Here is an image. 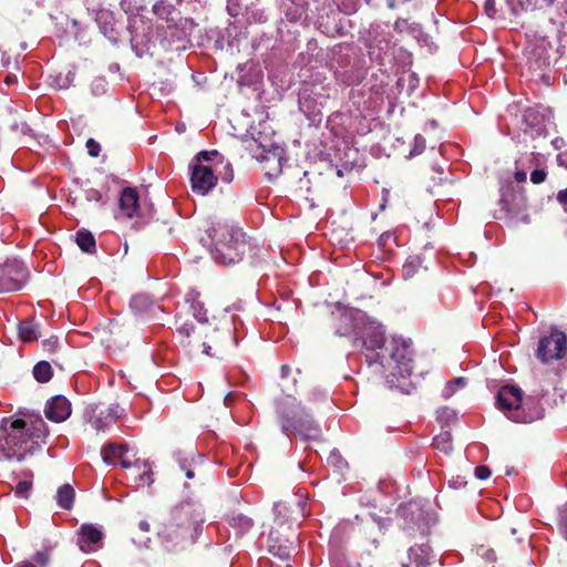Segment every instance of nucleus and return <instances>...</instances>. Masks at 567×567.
Returning <instances> with one entry per match:
<instances>
[{"label": "nucleus", "mask_w": 567, "mask_h": 567, "mask_svg": "<svg viewBox=\"0 0 567 567\" xmlns=\"http://www.w3.org/2000/svg\"><path fill=\"white\" fill-rule=\"evenodd\" d=\"M70 401L63 395L53 396L45 404L44 414L52 422L60 423L71 415Z\"/></svg>", "instance_id": "dca6fc26"}, {"label": "nucleus", "mask_w": 567, "mask_h": 567, "mask_svg": "<svg viewBox=\"0 0 567 567\" xmlns=\"http://www.w3.org/2000/svg\"><path fill=\"white\" fill-rule=\"evenodd\" d=\"M150 305L147 296L137 295L131 299L130 307L135 311H142Z\"/></svg>", "instance_id": "e433bc0d"}, {"label": "nucleus", "mask_w": 567, "mask_h": 567, "mask_svg": "<svg viewBox=\"0 0 567 567\" xmlns=\"http://www.w3.org/2000/svg\"><path fill=\"white\" fill-rule=\"evenodd\" d=\"M120 214L133 218L138 215L140 197L135 188L126 187L122 190L120 196Z\"/></svg>", "instance_id": "f3484780"}, {"label": "nucleus", "mask_w": 567, "mask_h": 567, "mask_svg": "<svg viewBox=\"0 0 567 567\" xmlns=\"http://www.w3.org/2000/svg\"><path fill=\"white\" fill-rule=\"evenodd\" d=\"M52 375V367L47 361H40L33 368V377L38 382L45 383L51 380Z\"/></svg>", "instance_id": "cd10ccee"}, {"label": "nucleus", "mask_w": 567, "mask_h": 567, "mask_svg": "<svg viewBox=\"0 0 567 567\" xmlns=\"http://www.w3.org/2000/svg\"><path fill=\"white\" fill-rule=\"evenodd\" d=\"M520 162H526L529 166L535 168L530 173V181L534 184H540L546 179L547 172L545 169L546 158L540 153H530L526 158H522ZM519 161L517 162V164Z\"/></svg>", "instance_id": "a211bd4d"}, {"label": "nucleus", "mask_w": 567, "mask_h": 567, "mask_svg": "<svg viewBox=\"0 0 567 567\" xmlns=\"http://www.w3.org/2000/svg\"><path fill=\"white\" fill-rule=\"evenodd\" d=\"M19 336L23 342H31L39 338L37 326L31 321H22L19 324Z\"/></svg>", "instance_id": "c756f323"}, {"label": "nucleus", "mask_w": 567, "mask_h": 567, "mask_svg": "<svg viewBox=\"0 0 567 567\" xmlns=\"http://www.w3.org/2000/svg\"><path fill=\"white\" fill-rule=\"evenodd\" d=\"M432 445L435 450H439L445 454L452 452V435L450 432L445 431L440 433L433 439Z\"/></svg>", "instance_id": "7c9ffc66"}, {"label": "nucleus", "mask_w": 567, "mask_h": 567, "mask_svg": "<svg viewBox=\"0 0 567 567\" xmlns=\"http://www.w3.org/2000/svg\"><path fill=\"white\" fill-rule=\"evenodd\" d=\"M425 145H426L425 138L420 134L415 135L414 141H413V147L410 152V155L411 156L420 155L425 150Z\"/></svg>", "instance_id": "58836bf2"}, {"label": "nucleus", "mask_w": 567, "mask_h": 567, "mask_svg": "<svg viewBox=\"0 0 567 567\" xmlns=\"http://www.w3.org/2000/svg\"><path fill=\"white\" fill-rule=\"evenodd\" d=\"M492 472L491 470L485 465H480L475 468V476L478 480H486L491 476Z\"/></svg>", "instance_id": "a18cd8bd"}, {"label": "nucleus", "mask_w": 567, "mask_h": 567, "mask_svg": "<svg viewBox=\"0 0 567 567\" xmlns=\"http://www.w3.org/2000/svg\"><path fill=\"white\" fill-rule=\"evenodd\" d=\"M526 178H527V173L524 169H517L515 172V181L517 183H523L526 181Z\"/></svg>", "instance_id": "8fccbe9b"}, {"label": "nucleus", "mask_w": 567, "mask_h": 567, "mask_svg": "<svg viewBox=\"0 0 567 567\" xmlns=\"http://www.w3.org/2000/svg\"><path fill=\"white\" fill-rule=\"evenodd\" d=\"M75 241L83 251L89 254L95 252V238L89 230L81 229L76 231Z\"/></svg>", "instance_id": "bb28decb"}, {"label": "nucleus", "mask_w": 567, "mask_h": 567, "mask_svg": "<svg viewBox=\"0 0 567 567\" xmlns=\"http://www.w3.org/2000/svg\"><path fill=\"white\" fill-rule=\"evenodd\" d=\"M0 440V453L6 460L22 461L28 454H33L45 443L49 434L48 425L42 417H33L29 421L17 419L10 422L2 421Z\"/></svg>", "instance_id": "7ed1b4c3"}, {"label": "nucleus", "mask_w": 567, "mask_h": 567, "mask_svg": "<svg viewBox=\"0 0 567 567\" xmlns=\"http://www.w3.org/2000/svg\"><path fill=\"white\" fill-rule=\"evenodd\" d=\"M118 405L100 406L90 405L85 409L84 416L87 423L97 432L106 431L121 416Z\"/></svg>", "instance_id": "ddd939ff"}, {"label": "nucleus", "mask_w": 567, "mask_h": 567, "mask_svg": "<svg viewBox=\"0 0 567 567\" xmlns=\"http://www.w3.org/2000/svg\"><path fill=\"white\" fill-rule=\"evenodd\" d=\"M557 200L559 202V204L563 205V207L567 212V188L558 192Z\"/></svg>", "instance_id": "49530a36"}, {"label": "nucleus", "mask_w": 567, "mask_h": 567, "mask_svg": "<svg viewBox=\"0 0 567 567\" xmlns=\"http://www.w3.org/2000/svg\"><path fill=\"white\" fill-rule=\"evenodd\" d=\"M135 22H136L135 20H130L128 25H127V30L131 33V40L130 41H131V45H132L133 51H135L137 56H142L143 50H141L138 48V45H140V38H138L137 34H134V31H133Z\"/></svg>", "instance_id": "4c0bfd02"}, {"label": "nucleus", "mask_w": 567, "mask_h": 567, "mask_svg": "<svg viewBox=\"0 0 567 567\" xmlns=\"http://www.w3.org/2000/svg\"><path fill=\"white\" fill-rule=\"evenodd\" d=\"M410 563L415 567H427L430 565V548L426 545L414 546L409 550Z\"/></svg>", "instance_id": "412c9836"}, {"label": "nucleus", "mask_w": 567, "mask_h": 567, "mask_svg": "<svg viewBox=\"0 0 567 567\" xmlns=\"http://www.w3.org/2000/svg\"><path fill=\"white\" fill-rule=\"evenodd\" d=\"M254 145L260 147L262 150V152L260 154H254V157L260 162L262 161H269L270 156L272 155L274 157L277 156L276 152L278 151V148L274 147V144L272 143H269V144H264L261 141H260V136L259 137H252V141L248 142V148L250 151H252V147Z\"/></svg>", "instance_id": "393cba45"}, {"label": "nucleus", "mask_w": 567, "mask_h": 567, "mask_svg": "<svg viewBox=\"0 0 567 567\" xmlns=\"http://www.w3.org/2000/svg\"><path fill=\"white\" fill-rule=\"evenodd\" d=\"M186 302L190 305L194 318L199 322H207L206 309L204 303L199 300V293L190 290L185 296Z\"/></svg>", "instance_id": "aec40b11"}, {"label": "nucleus", "mask_w": 567, "mask_h": 567, "mask_svg": "<svg viewBox=\"0 0 567 567\" xmlns=\"http://www.w3.org/2000/svg\"><path fill=\"white\" fill-rule=\"evenodd\" d=\"M247 23H265L268 20L266 10L260 6V0H255L254 4H250L249 9L243 16Z\"/></svg>", "instance_id": "b1692460"}, {"label": "nucleus", "mask_w": 567, "mask_h": 567, "mask_svg": "<svg viewBox=\"0 0 567 567\" xmlns=\"http://www.w3.org/2000/svg\"><path fill=\"white\" fill-rule=\"evenodd\" d=\"M289 372H290V368L288 365H282L281 367V377L282 378H287Z\"/></svg>", "instance_id": "5fc2aeb1"}, {"label": "nucleus", "mask_w": 567, "mask_h": 567, "mask_svg": "<svg viewBox=\"0 0 567 567\" xmlns=\"http://www.w3.org/2000/svg\"><path fill=\"white\" fill-rule=\"evenodd\" d=\"M96 22L103 34L113 43H117L118 33L114 27V17L107 10H101L96 16Z\"/></svg>", "instance_id": "6ab92c4d"}, {"label": "nucleus", "mask_w": 567, "mask_h": 567, "mask_svg": "<svg viewBox=\"0 0 567 567\" xmlns=\"http://www.w3.org/2000/svg\"><path fill=\"white\" fill-rule=\"evenodd\" d=\"M560 535L565 538V540H567V530Z\"/></svg>", "instance_id": "13d9d810"}, {"label": "nucleus", "mask_w": 567, "mask_h": 567, "mask_svg": "<svg viewBox=\"0 0 567 567\" xmlns=\"http://www.w3.org/2000/svg\"><path fill=\"white\" fill-rule=\"evenodd\" d=\"M269 551L274 555L279 557L280 559H288L291 556L292 548L288 544L284 545H276L272 543V539H270L269 544Z\"/></svg>", "instance_id": "72a5a7b5"}, {"label": "nucleus", "mask_w": 567, "mask_h": 567, "mask_svg": "<svg viewBox=\"0 0 567 567\" xmlns=\"http://www.w3.org/2000/svg\"><path fill=\"white\" fill-rule=\"evenodd\" d=\"M378 321L370 319L364 312L343 311L338 316L336 334L342 337H354L353 344H362L364 337H368Z\"/></svg>", "instance_id": "9d476101"}, {"label": "nucleus", "mask_w": 567, "mask_h": 567, "mask_svg": "<svg viewBox=\"0 0 567 567\" xmlns=\"http://www.w3.org/2000/svg\"><path fill=\"white\" fill-rule=\"evenodd\" d=\"M369 34V54L371 59H381L391 49V34L379 24L372 25Z\"/></svg>", "instance_id": "4468645a"}, {"label": "nucleus", "mask_w": 567, "mask_h": 567, "mask_svg": "<svg viewBox=\"0 0 567 567\" xmlns=\"http://www.w3.org/2000/svg\"><path fill=\"white\" fill-rule=\"evenodd\" d=\"M229 525L238 535H244L252 528L254 520L244 514H235L229 518Z\"/></svg>", "instance_id": "a878e982"}, {"label": "nucleus", "mask_w": 567, "mask_h": 567, "mask_svg": "<svg viewBox=\"0 0 567 567\" xmlns=\"http://www.w3.org/2000/svg\"><path fill=\"white\" fill-rule=\"evenodd\" d=\"M190 183L192 189L198 195H207L220 178L225 183H230L234 178V172L229 162H224L223 156L217 151L199 152L190 163Z\"/></svg>", "instance_id": "20e7f679"}, {"label": "nucleus", "mask_w": 567, "mask_h": 567, "mask_svg": "<svg viewBox=\"0 0 567 567\" xmlns=\"http://www.w3.org/2000/svg\"><path fill=\"white\" fill-rule=\"evenodd\" d=\"M31 482L29 481H20L16 486V494L21 497H27L31 489Z\"/></svg>", "instance_id": "a19ab883"}, {"label": "nucleus", "mask_w": 567, "mask_h": 567, "mask_svg": "<svg viewBox=\"0 0 567 567\" xmlns=\"http://www.w3.org/2000/svg\"><path fill=\"white\" fill-rule=\"evenodd\" d=\"M25 276L27 270L23 264L17 259L8 260L0 265V292L20 290Z\"/></svg>", "instance_id": "f8f14e48"}, {"label": "nucleus", "mask_w": 567, "mask_h": 567, "mask_svg": "<svg viewBox=\"0 0 567 567\" xmlns=\"http://www.w3.org/2000/svg\"><path fill=\"white\" fill-rule=\"evenodd\" d=\"M86 150L90 156L97 157L101 152L100 144L94 138H89L86 141Z\"/></svg>", "instance_id": "79ce46f5"}, {"label": "nucleus", "mask_w": 567, "mask_h": 567, "mask_svg": "<svg viewBox=\"0 0 567 567\" xmlns=\"http://www.w3.org/2000/svg\"><path fill=\"white\" fill-rule=\"evenodd\" d=\"M75 492L74 488L70 484H64L59 487L55 499L58 505L62 509H71L74 503Z\"/></svg>", "instance_id": "5701e85b"}, {"label": "nucleus", "mask_w": 567, "mask_h": 567, "mask_svg": "<svg viewBox=\"0 0 567 567\" xmlns=\"http://www.w3.org/2000/svg\"><path fill=\"white\" fill-rule=\"evenodd\" d=\"M522 4H524V0H519Z\"/></svg>", "instance_id": "052dcab7"}, {"label": "nucleus", "mask_w": 567, "mask_h": 567, "mask_svg": "<svg viewBox=\"0 0 567 567\" xmlns=\"http://www.w3.org/2000/svg\"><path fill=\"white\" fill-rule=\"evenodd\" d=\"M361 344L369 367H377V372L390 371L393 375L411 374V351L401 338L385 339L383 326L378 322Z\"/></svg>", "instance_id": "f03ea898"}, {"label": "nucleus", "mask_w": 567, "mask_h": 567, "mask_svg": "<svg viewBox=\"0 0 567 567\" xmlns=\"http://www.w3.org/2000/svg\"><path fill=\"white\" fill-rule=\"evenodd\" d=\"M209 237L213 245L212 257L221 265L239 262L249 247L245 233L234 225L217 224L212 228Z\"/></svg>", "instance_id": "39448f33"}, {"label": "nucleus", "mask_w": 567, "mask_h": 567, "mask_svg": "<svg viewBox=\"0 0 567 567\" xmlns=\"http://www.w3.org/2000/svg\"><path fill=\"white\" fill-rule=\"evenodd\" d=\"M496 404L509 420L518 423H530L544 415V409L537 401H523V392L516 385L502 386L497 392Z\"/></svg>", "instance_id": "0eeeda50"}, {"label": "nucleus", "mask_w": 567, "mask_h": 567, "mask_svg": "<svg viewBox=\"0 0 567 567\" xmlns=\"http://www.w3.org/2000/svg\"><path fill=\"white\" fill-rule=\"evenodd\" d=\"M177 332L185 338V340L182 341L183 346L192 348L193 344L189 338L195 332L194 324L190 322H185L177 328Z\"/></svg>", "instance_id": "f704fd0d"}, {"label": "nucleus", "mask_w": 567, "mask_h": 567, "mask_svg": "<svg viewBox=\"0 0 567 567\" xmlns=\"http://www.w3.org/2000/svg\"><path fill=\"white\" fill-rule=\"evenodd\" d=\"M526 2H527L526 9H528L529 7H535L537 4V1L530 2L529 0H526Z\"/></svg>", "instance_id": "4d7b16f0"}, {"label": "nucleus", "mask_w": 567, "mask_h": 567, "mask_svg": "<svg viewBox=\"0 0 567 567\" xmlns=\"http://www.w3.org/2000/svg\"><path fill=\"white\" fill-rule=\"evenodd\" d=\"M287 512H288V507L286 506L285 503H282V502L275 503L274 513H275L277 519H281V523L286 518Z\"/></svg>", "instance_id": "37998d69"}, {"label": "nucleus", "mask_w": 567, "mask_h": 567, "mask_svg": "<svg viewBox=\"0 0 567 567\" xmlns=\"http://www.w3.org/2000/svg\"><path fill=\"white\" fill-rule=\"evenodd\" d=\"M565 8H566V11H567V0H566V3H565Z\"/></svg>", "instance_id": "bf43d9fd"}, {"label": "nucleus", "mask_w": 567, "mask_h": 567, "mask_svg": "<svg viewBox=\"0 0 567 567\" xmlns=\"http://www.w3.org/2000/svg\"><path fill=\"white\" fill-rule=\"evenodd\" d=\"M205 511L200 503L186 499L173 506L158 530L167 550L181 551L194 546L204 530Z\"/></svg>", "instance_id": "f257e3e1"}, {"label": "nucleus", "mask_w": 567, "mask_h": 567, "mask_svg": "<svg viewBox=\"0 0 567 567\" xmlns=\"http://www.w3.org/2000/svg\"><path fill=\"white\" fill-rule=\"evenodd\" d=\"M181 10L182 8L176 9L166 0H159L153 7L154 13L166 21H175L177 16L181 13Z\"/></svg>", "instance_id": "4be33fe9"}, {"label": "nucleus", "mask_w": 567, "mask_h": 567, "mask_svg": "<svg viewBox=\"0 0 567 567\" xmlns=\"http://www.w3.org/2000/svg\"><path fill=\"white\" fill-rule=\"evenodd\" d=\"M466 385V379L463 377L455 378L449 381L442 392L445 399L451 398L458 389H463Z\"/></svg>", "instance_id": "473e14b6"}, {"label": "nucleus", "mask_w": 567, "mask_h": 567, "mask_svg": "<svg viewBox=\"0 0 567 567\" xmlns=\"http://www.w3.org/2000/svg\"><path fill=\"white\" fill-rule=\"evenodd\" d=\"M557 163L567 169V152H561L557 155Z\"/></svg>", "instance_id": "09e8293b"}, {"label": "nucleus", "mask_w": 567, "mask_h": 567, "mask_svg": "<svg viewBox=\"0 0 567 567\" xmlns=\"http://www.w3.org/2000/svg\"><path fill=\"white\" fill-rule=\"evenodd\" d=\"M277 413L286 435H298L303 440H320V425L306 413L296 399L287 396L280 400L277 404Z\"/></svg>", "instance_id": "423d86ee"}, {"label": "nucleus", "mask_w": 567, "mask_h": 567, "mask_svg": "<svg viewBox=\"0 0 567 567\" xmlns=\"http://www.w3.org/2000/svg\"><path fill=\"white\" fill-rule=\"evenodd\" d=\"M534 114H535V111H534V110H532V109L526 110V112H525V114H524V120H525L527 123H529V120H530V117H533V116H534Z\"/></svg>", "instance_id": "3c124183"}, {"label": "nucleus", "mask_w": 567, "mask_h": 567, "mask_svg": "<svg viewBox=\"0 0 567 567\" xmlns=\"http://www.w3.org/2000/svg\"><path fill=\"white\" fill-rule=\"evenodd\" d=\"M485 11L489 17L495 14V1L494 0L485 1Z\"/></svg>", "instance_id": "de8ad7c7"}, {"label": "nucleus", "mask_w": 567, "mask_h": 567, "mask_svg": "<svg viewBox=\"0 0 567 567\" xmlns=\"http://www.w3.org/2000/svg\"><path fill=\"white\" fill-rule=\"evenodd\" d=\"M422 265V259L420 256H410L406 258L405 262L402 267V276L404 279L412 278Z\"/></svg>", "instance_id": "2f4dec72"}, {"label": "nucleus", "mask_w": 567, "mask_h": 567, "mask_svg": "<svg viewBox=\"0 0 567 567\" xmlns=\"http://www.w3.org/2000/svg\"><path fill=\"white\" fill-rule=\"evenodd\" d=\"M194 475H195V474H194V472H193L192 470H189V468H188V470H186V476H187V478H193V477H194Z\"/></svg>", "instance_id": "6e6d98bb"}, {"label": "nucleus", "mask_w": 567, "mask_h": 567, "mask_svg": "<svg viewBox=\"0 0 567 567\" xmlns=\"http://www.w3.org/2000/svg\"><path fill=\"white\" fill-rule=\"evenodd\" d=\"M558 529L560 534L567 530V503L559 508Z\"/></svg>", "instance_id": "ea45409f"}, {"label": "nucleus", "mask_w": 567, "mask_h": 567, "mask_svg": "<svg viewBox=\"0 0 567 567\" xmlns=\"http://www.w3.org/2000/svg\"><path fill=\"white\" fill-rule=\"evenodd\" d=\"M27 561L34 563L37 567H47L50 563V554L45 550H39Z\"/></svg>", "instance_id": "c9c22d12"}, {"label": "nucleus", "mask_w": 567, "mask_h": 567, "mask_svg": "<svg viewBox=\"0 0 567 567\" xmlns=\"http://www.w3.org/2000/svg\"><path fill=\"white\" fill-rule=\"evenodd\" d=\"M255 0H228L227 11L231 17L244 16Z\"/></svg>", "instance_id": "c85d7f7f"}, {"label": "nucleus", "mask_w": 567, "mask_h": 567, "mask_svg": "<svg viewBox=\"0 0 567 567\" xmlns=\"http://www.w3.org/2000/svg\"><path fill=\"white\" fill-rule=\"evenodd\" d=\"M13 567H37L34 563L20 561L16 564Z\"/></svg>", "instance_id": "864d4df0"}, {"label": "nucleus", "mask_w": 567, "mask_h": 567, "mask_svg": "<svg viewBox=\"0 0 567 567\" xmlns=\"http://www.w3.org/2000/svg\"><path fill=\"white\" fill-rule=\"evenodd\" d=\"M128 445L110 443L102 449V457L106 464L121 465L123 468H133L135 486H150L153 483L152 465L147 461L136 458L132 462L128 457Z\"/></svg>", "instance_id": "6e6552de"}, {"label": "nucleus", "mask_w": 567, "mask_h": 567, "mask_svg": "<svg viewBox=\"0 0 567 567\" xmlns=\"http://www.w3.org/2000/svg\"><path fill=\"white\" fill-rule=\"evenodd\" d=\"M238 322L241 323L236 315L225 311V313L217 320L212 331H205L207 340L200 343L203 352L210 357L215 355L212 353L213 347L210 343L217 348L236 346L238 343L236 336Z\"/></svg>", "instance_id": "1a4fd4ad"}, {"label": "nucleus", "mask_w": 567, "mask_h": 567, "mask_svg": "<svg viewBox=\"0 0 567 567\" xmlns=\"http://www.w3.org/2000/svg\"><path fill=\"white\" fill-rule=\"evenodd\" d=\"M567 350V336L557 329L550 330L548 334L539 338L536 358L544 364L560 360Z\"/></svg>", "instance_id": "9b49d317"}, {"label": "nucleus", "mask_w": 567, "mask_h": 567, "mask_svg": "<svg viewBox=\"0 0 567 567\" xmlns=\"http://www.w3.org/2000/svg\"><path fill=\"white\" fill-rule=\"evenodd\" d=\"M85 198L90 202H101L102 194L100 190H97L95 188H89L85 190Z\"/></svg>", "instance_id": "c03bdc74"}, {"label": "nucleus", "mask_w": 567, "mask_h": 567, "mask_svg": "<svg viewBox=\"0 0 567 567\" xmlns=\"http://www.w3.org/2000/svg\"><path fill=\"white\" fill-rule=\"evenodd\" d=\"M103 533L93 524H83L78 532V545L84 553L96 551L102 547Z\"/></svg>", "instance_id": "2eb2a0df"}, {"label": "nucleus", "mask_w": 567, "mask_h": 567, "mask_svg": "<svg viewBox=\"0 0 567 567\" xmlns=\"http://www.w3.org/2000/svg\"><path fill=\"white\" fill-rule=\"evenodd\" d=\"M138 527L143 532H148L150 530V524L146 520H141L140 524H138Z\"/></svg>", "instance_id": "603ef678"}]
</instances>
